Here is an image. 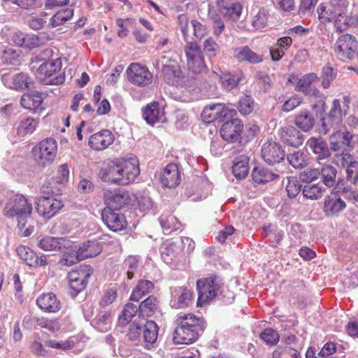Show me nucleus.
Returning a JSON list of instances; mask_svg holds the SVG:
<instances>
[{
	"instance_id": "f257e3e1",
	"label": "nucleus",
	"mask_w": 358,
	"mask_h": 358,
	"mask_svg": "<svg viewBox=\"0 0 358 358\" xmlns=\"http://www.w3.org/2000/svg\"><path fill=\"white\" fill-rule=\"evenodd\" d=\"M139 173V164L136 157L115 159L102 164L99 178L105 182L125 185L134 182Z\"/></svg>"
},
{
	"instance_id": "f03ea898",
	"label": "nucleus",
	"mask_w": 358,
	"mask_h": 358,
	"mask_svg": "<svg viewBox=\"0 0 358 358\" xmlns=\"http://www.w3.org/2000/svg\"><path fill=\"white\" fill-rule=\"evenodd\" d=\"M348 0H329L321 3L317 8L318 18L322 23L333 22L340 31L348 27L355 26L358 23L356 16H348Z\"/></svg>"
},
{
	"instance_id": "7ed1b4c3",
	"label": "nucleus",
	"mask_w": 358,
	"mask_h": 358,
	"mask_svg": "<svg viewBox=\"0 0 358 358\" xmlns=\"http://www.w3.org/2000/svg\"><path fill=\"white\" fill-rule=\"evenodd\" d=\"M176 324L173 338L176 344L187 345L194 342L204 329L203 319L192 313L178 314Z\"/></svg>"
},
{
	"instance_id": "20e7f679",
	"label": "nucleus",
	"mask_w": 358,
	"mask_h": 358,
	"mask_svg": "<svg viewBox=\"0 0 358 358\" xmlns=\"http://www.w3.org/2000/svg\"><path fill=\"white\" fill-rule=\"evenodd\" d=\"M31 212V203L20 194L11 196L5 207V215L15 217L19 229L24 228Z\"/></svg>"
},
{
	"instance_id": "39448f33",
	"label": "nucleus",
	"mask_w": 358,
	"mask_h": 358,
	"mask_svg": "<svg viewBox=\"0 0 358 358\" xmlns=\"http://www.w3.org/2000/svg\"><path fill=\"white\" fill-rule=\"evenodd\" d=\"M198 291L197 306H204L215 297L220 295L224 289V282L217 275H210L196 281Z\"/></svg>"
},
{
	"instance_id": "423d86ee",
	"label": "nucleus",
	"mask_w": 358,
	"mask_h": 358,
	"mask_svg": "<svg viewBox=\"0 0 358 358\" xmlns=\"http://www.w3.org/2000/svg\"><path fill=\"white\" fill-rule=\"evenodd\" d=\"M60 58H51L43 62L37 69L36 76L45 85H60L65 80L64 73L62 70Z\"/></svg>"
},
{
	"instance_id": "0eeeda50",
	"label": "nucleus",
	"mask_w": 358,
	"mask_h": 358,
	"mask_svg": "<svg viewBox=\"0 0 358 358\" xmlns=\"http://www.w3.org/2000/svg\"><path fill=\"white\" fill-rule=\"evenodd\" d=\"M349 96H343L341 99H335L332 101L329 114L322 120V126L327 133L331 129H336L341 124L343 117L346 115L350 106Z\"/></svg>"
},
{
	"instance_id": "6e6552de",
	"label": "nucleus",
	"mask_w": 358,
	"mask_h": 358,
	"mask_svg": "<svg viewBox=\"0 0 358 358\" xmlns=\"http://www.w3.org/2000/svg\"><path fill=\"white\" fill-rule=\"evenodd\" d=\"M57 143L51 138H46L35 145L32 149L34 161L41 166L52 164L57 155Z\"/></svg>"
},
{
	"instance_id": "1a4fd4ad",
	"label": "nucleus",
	"mask_w": 358,
	"mask_h": 358,
	"mask_svg": "<svg viewBox=\"0 0 358 358\" xmlns=\"http://www.w3.org/2000/svg\"><path fill=\"white\" fill-rule=\"evenodd\" d=\"M185 52L188 69L195 74L205 72L206 65L199 45L195 41L187 42L185 48Z\"/></svg>"
},
{
	"instance_id": "9d476101",
	"label": "nucleus",
	"mask_w": 358,
	"mask_h": 358,
	"mask_svg": "<svg viewBox=\"0 0 358 358\" xmlns=\"http://www.w3.org/2000/svg\"><path fill=\"white\" fill-rule=\"evenodd\" d=\"M236 115V110L231 105L215 103L206 106L201 113L203 121L210 123L215 121H222L227 117H233Z\"/></svg>"
},
{
	"instance_id": "9b49d317",
	"label": "nucleus",
	"mask_w": 358,
	"mask_h": 358,
	"mask_svg": "<svg viewBox=\"0 0 358 358\" xmlns=\"http://www.w3.org/2000/svg\"><path fill=\"white\" fill-rule=\"evenodd\" d=\"M129 81L138 87H146L152 82L153 76L147 66L131 63L127 69Z\"/></svg>"
},
{
	"instance_id": "f8f14e48",
	"label": "nucleus",
	"mask_w": 358,
	"mask_h": 358,
	"mask_svg": "<svg viewBox=\"0 0 358 358\" xmlns=\"http://www.w3.org/2000/svg\"><path fill=\"white\" fill-rule=\"evenodd\" d=\"M172 64L166 65L162 68L164 79L169 85L177 88L185 89L187 92L191 91L190 86H187L188 78L182 76V71L176 62H171Z\"/></svg>"
},
{
	"instance_id": "ddd939ff",
	"label": "nucleus",
	"mask_w": 358,
	"mask_h": 358,
	"mask_svg": "<svg viewBox=\"0 0 358 358\" xmlns=\"http://www.w3.org/2000/svg\"><path fill=\"white\" fill-rule=\"evenodd\" d=\"M334 162L339 167L345 169L348 179L358 185V162L355 157L347 152L336 154Z\"/></svg>"
},
{
	"instance_id": "4468645a",
	"label": "nucleus",
	"mask_w": 358,
	"mask_h": 358,
	"mask_svg": "<svg viewBox=\"0 0 358 358\" xmlns=\"http://www.w3.org/2000/svg\"><path fill=\"white\" fill-rule=\"evenodd\" d=\"M357 48V42L352 35L344 34L340 36L335 43V52L343 60L353 58Z\"/></svg>"
},
{
	"instance_id": "2eb2a0df",
	"label": "nucleus",
	"mask_w": 358,
	"mask_h": 358,
	"mask_svg": "<svg viewBox=\"0 0 358 358\" xmlns=\"http://www.w3.org/2000/svg\"><path fill=\"white\" fill-rule=\"evenodd\" d=\"M36 204L37 213L45 219L52 217L64 206L61 200L53 196L40 197L37 199Z\"/></svg>"
},
{
	"instance_id": "dca6fc26",
	"label": "nucleus",
	"mask_w": 358,
	"mask_h": 358,
	"mask_svg": "<svg viewBox=\"0 0 358 358\" xmlns=\"http://www.w3.org/2000/svg\"><path fill=\"white\" fill-rule=\"evenodd\" d=\"M346 207L345 202L341 199V188L336 187L324 199V213L327 216H335Z\"/></svg>"
},
{
	"instance_id": "f3484780",
	"label": "nucleus",
	"mask_w": 358,
	"mask_h": 358,
	"mask_svg": "<svg viewBox=\"0 0 358 358\" xmlns=\"http://www.w3.org/2000/svg\"><path fill=\"white\" fill-rule=\"evenodd\" d=\"M1 81L6 87L17 91L29 90L33 85L31 78L24 73H18L14 75L6 73L1 76Z\"/></svg>"
},
{
	"instance_id": "a211bd4d",
	"label": "nucleus",
	"mask_w": 358,
	"mask_h": 358,
	"mask_svg": "<svg viewBox=\"0 0 358 358\" xmlns=\"http://www.w3.org/2000/svg\"><path fill=\"white\" fill-rule=\"evenodd\" d=\"M104 201L107 208L120 210L130 202L131 199L129 193L125 190L106 189L104 192Z\"/></svg>"
},
{
	"instance_id": "6ab92c4d",
	"label": "nucleus",
	"mask_w": 358,
	"mask_h": 358,
	"mask_svg": "<svg viewBox=\"0 0 358 358\" xmlns=\"http://www.w3.org/2000/svg\"><path fill=\"white\" fill-rule=\"evenodd\" d=\"M117 210L106 208L102 211V220L107 227L113 231H118L127 226L125 217Z\"/></svg>"
},
{
	"instance_id": "aec40b11",
	"label": "nucleus",
	"mask_w": 358,
	"mask_h": 358,
	"mask_svg": "<svg viewBox=\"0 0 358 358\" xmlns=\"http://www.w3.org/2000/svg\"><path fill=\"white\" fill-rule=\"evenodd\" d=\"M178 21L180 29L186 41L188 39L189 31L191 30L193 31L194 36L197 39H201L207 33V29L205 25L196 20H191L189 24L185 15H180L178 16Z\"/></svg>"
},
{
	"instance_id": "412c9836",
	"label": "nucleus",
	"mask_w": 358,
	"mask_h": 358,
	"mask_svg": "<svg viewBox=\"0 0 358 358\" xmlns=\"http://www.w3.org/2000/svg\"><path fill=\"white\" fill-rule=\"evenodd\" d=\"M159 180L161 184L168 188H173L179 185L181 180V173L176 164H167L161 171Z\"/></svg>"
},
{
	"instance_id": "4be33fe9",
	"label": "nucleus",
	"mask_w": 358,
	"mask_h": 358,
	"mask_svg": "<svg viewBox=\"0 0 358 358\" xmlns=\"http://www.w3.org/2000/svg\"><path fill=\"white\" fill-rule=\"evenodd\" d=\"M90 273H85L83 270L73 271L68 274L69 285V294L75 297L86 287Z\"/></svg>"
},
{
	"instance_id": "5701e85b",
	"label": "nucleus",
	"mask_w": 358,
	"mask_h": 358,
	"mask_svg": "<svg viewBox=\"0 0 358 358\" xmlns=\"http://www.w3.org/2000/svg\"><path fill=\"white\" fill-rule=\"evenodd\" d=\"M115 141V136L108 129H103L90 136L89 146L94 150H103L108 148Z\"/></svg>"
},
{
	"instance_id": "b1692460",
	"label": "nucleus",
	"mask_w": 358,
	"mask_h": 358,
	"mask_svg": "<svg viewBox=\"0 0 358 358\" xmlns=\"http://www.w3.org/2000/svg\"><path fill=\"white\" fill-rule=\"evenodd\" d=\"M262 156L268 164L279 163L285 157V151L274 141L265 143L262 148Z\"/></svg>"
},
{
	"instance_id": "393cba45",
	"label": "nucleus",
	"mask_w": 358,
	"mask_h": 358,
	"mask_svg": "<svg viewBox=\"0 0 358 358\" xmlns=\"http://www.w3.org/2000/svg\"><path fill=\"white\" fill-rule=\"evenodd\" d=\"M243 124L238 119L234 118L224 122L220 129L222 138L228 142L237 141L243 131Z\"/></svg>"
},
{
	"instance_id": "a878e982",
	"label": "nucleus",
	"mask_w": 358,
	"mask_h": 358,
	"mask_svg": "<svg viewBox=\"0 0 358 358\" xmlns=\"http://www.w3.org/2000/svg\"><path fill=\"white\" fill-rule=\"evenodd\" d=\"M16 250L20 259L31 267L44 266L47 264L45 255L38 256L34 250L27 246L20 245Z\"/></svg>"
},
{
	"instance_id": "bb28decb",
	"label": "nucleus",
	"mask_w": 358,
	"mask_h": 358,
	"mask_svg": "<svg viewBox=\"0 0 358 358\" xmlns=\"http://www.w3.org/2000/svg\"><path fill=\"white\" fill-rule=\"evenodd\" d=\"M143 117L149 124L163 122L165 120L164 108L158 102L153 101L143 109Z\"/></svg>"
},
{
	"instance_id": "cd10ccee",
	"label": "nucleus",
	"mask_w": 358,
	"mask_h": 358,
	"mask_svg": "<svg viewBox=\"0 0 358 358\" xmlns=\"http://www.w3.org/2000/svg\"><path fill=\"white\" fill-rule=\"evenodd\" d=\"M192 299V293L186 287L175 288L172 292L171 306L174 308H184L189 306Z\"/></svg>"
},
{
	"instance_id": "c85d7f7f",
	"label": "nucleus",
	"mask_w": 358,
	"mask_h": 358,
	"mask_svg": "<svg viewBox=\"0 0 358 358\" xmlns=\"http://www.w3.org/2000/svg\"><path fill=\"white\" fill-rule=\"evenodd\" d=\"M279 134L282 141L292 147H299L303 142L302 134L293 126L282 128Z\"/></svg>"
},
{
	"instance_id": "c756f323",
	"label": "nucleus",
	"mask_w": 358,
	"mask_h": 358,
	"mask_svg": "<svg viewBox=\"0 0 358 358\" xmlns=\"http://www.w3.org/2000/svg\"><path fill=\"white\" fill-rule=\"evenodd\" d=\"M36 304L40 309L48 313H57L61 308L60 301L53 293H47L40 295Z\"/></svg>"
},
{
	"instance_id": "7c9ffc66",
	"label": "nucleus",
	"mask_w": 358,
	"mask_h": 358,
	"mask_svg": "<svg viewBox=\"0 0 358 358\" xmlns=\"http://www.w3.org/2000/svg\"><path fill=\"white\" fill-rule=\"evenodd\" d=\"M317 80L319 78L315 73H310L300 78L298 75L292 74L289 77L288 82L294 85L296 91L304 94L312 86L311 84Z\"/></svg>"
},
{
	"instance_id": "2f4dec72",
	"label": "nucleus",
	"mask_w": 358,
	"mask_h": 358,
	"mask_svg": "<svg viewBox=\"0 0 358 358\" xmlns=\"http://www.w3.org/2000/svg\"><path fill=\"white\" fill-rule=\"evenodd\" d=\"M352 137V134L348 131H338L334 133L329 139L331 150L335 152L345 150L350 145Z\"/></svg>"
},
{
	"instance_id": "473e14b6",
	"label": "nucleus",
	"mask_w": 358,
	"mask_h": 358,
	"mask_svg": "<svg viewBox=\"0 0 358 358\" xmlns=\"http://www.w3.org/2000/svg\"><path fill=\"white\" fill-rule=\"evenodd\" d=\"M233 56L238 62H248L251 64H257L263 60L261 55L253 52L248 46L235 48Z\"/></svg>"
},
{
	"instance_id": "72a5a7b5",
	"label": "nucleus",
	"mask_w": 358,
	"mask_h": 358,
	"mask_svg": "<svg viewBox=\"0 0 358 358\" xmlns=\"http://www.w3.org/2000/svg\"><path fill=\"white\" fill-rule=\"evenodd\" d=\"M21 105L23 108L30 110L36 111L42 110L43 97L41 93L38 92H32L23 94L20 100Z\"/></svg>"
},
{
	"instance_id": "f704fd0d",
	"label": "nucleus",
	"mask_w": 358,
	"mask_h": 358,
	"mask_svg": "<svg viewBox=\"0 0 358 358\" xmlns=\"http://www.w3.org/2000/svg\"><path fill=\"white\" fill-rule=\"evenodd\" d=\"M112 324L111 312L108 310L100 311L91 321V325L101 332L108 331Z\"/></svg>"
},
{
	"instance_id": "c9c22d12",
	"label": "nucleus",
	"mask_w": 358,
	"mask_h": 358,
	"mask_svg": "<svg viewBox=\"0 0 358 358\" xmlns=\"http://www.w3.org/2000/svg\"><path fill=\"white\" fill-rule=\"evenodd\" d=\"M78 250V257L85 259L99 255L102 250V246L96 241H89L80 246Z\"/></svg>"
},
{
	"instance_id": "e433bc0d",
	"label": "nucleus",
	"mask_w": 358,
	"mask_h": 358,
	"mask_svg": "<svg viewBox=\"0 0 358 358\" xmlns=\"http://www.w3.org/2000/svg\"><path fill=\"white\" fill-rule=\"evenodd\" d=\"M307 145L320 159L327 158L330 155L327 144L320 138L311 137Z\"/></svg>"
},
{
	"instance_id": "4c0bfd02",
	"label": "nucleus",
	"mask_w": 358,
	"mask_h": 358,
	"mask_svg": "<svg viewBox=\"0 0 358 358\" xmlns=\"http://www.w3.org/2000/svg\"><path fill=\"white\" fill-rule=\"evenodd\" d=\"M294 122L301 130L308 131L313 127L315 118L310 111L303 110L296 115Z\"/></svg>"
},
{
	"instance_id": "58836bf2",
	"label": "nucleus",
	"mask_w": 358,
	"mask_h": 358,
	"mask_svg": "<svg viewBox=\"0 0 358 358\" xmlns=\"http://www.w3.org/2000/svg\"><path fill=\"white\" fill-rule=\"evenodd\" d=\"M249 157L242 155L236 157L232 166V171L236 178H244L249 172Z\"/></svg>"
},
{
	"instance_id": "ea45409f",
	"label": "nucleus",
	"mask_w": 358,
	"mask_h": 358,
	"mask_svg": "<svg viewBox=\"0 0 358 358\" xmlns=\"http://www.w3.org/2000/svg\"><path fill=\"white\" fill-rule=\"evenodd\" d=\"M143 338L146 345L153 344L157 338L158 326L152 320L147 321L142 329Z\"/></svg>"
},
{
	"instance_id": "a19ab883",
	"label": "nucleus",
	"mask_w": 358,
	"mask_h": 358,
	"mask_svg": "<svg viewBox=\"0 0 358 358\" xmlns=\"http://www.w3.org/2000/svg\"><path fill=\"white\" fill-rule=\"evenodd\" d=\"M64 240L62 238L45 236L38 241V246L43 250H60Z\"/></svg>"
},
{
	"instance_id": "79ce46f5",
	"label": "nucleus",
	"mask_w": 358,
	"mask_h": 358,
	"mask_svg": "<svg viewBox=\"0 0 358 358\" xmlns=\"http://www.w3.org/2000/svg\"><path fill=\"white\" fill-rule=\"evenodd\" d=\"M139 315L145 317L154 315L158 309V301L156 298L149 296L138 306Z\"/></svg>"
},
{
	"instance_id": "37998d69",
	"label": "nucleus",
	"mask_w": 358,
	"mask_h": 358,
	"mask_svg": "<svg viewBox=\"0 0 358 358\" xmlns=\"http://www.w3.org/2000/svg\"><path fill=\"white\" fill-rule=\"evenodd\" d=\"M153 283L149 280H141L133 290L130 299L138 301L143 296L146 295L153 289Z\"/></svg>"
},
{
	"instance_id": "c03bdc74",
	"label": "nucleus",
	"mask_w": 358,
	"mask_h": 358,
	"mask_svg": "<svg viewBox=\"0 0 358 358\" xmlns=\"http://www.w3.org/2000/svg\"><path fill=\"white\" fill-rule=\"evenodd\" d=\"M159 221L165 234L180 229V223L173 215H163L160 217Z\"/></svg>"
},
{
	"instance_id": "a18cd8bd",
	"label": "nucleus",
	"mask_w": 358,
	"mask_h": 358,
	"mask_svg": "<svg viewBox=\"0 0 358 358\" xmlns=\"http://www.w3.org/2000/svg\"><path fill=\"white\" fill-rule=\"evenodd\" d=\"M323 183L327 187L334 186L336 182L337 171L331 164H324L320 171Z\"/></svg>"
},
{
	"instance_id": "49530a36",
	"label": "nucleus",
	"mask_w": 358,
	"mask_h": 358,
	"mask_svg": "<svg viewBox=\"0 0 358 358\" xmlns=\"http://www.w3.org/2000/svg\"><path fill=\"white\" fill-rule=\"evenodd\" d=\"M325 189L319 184L307 183L303 188L302 193L304 196L311 200H317L321 198Z\"/></svg>"
},
{
	"instance_id": "de8ad7c7",
	"label": "nucleus",
	"mask_w": 358,
	"mask_h": 358,
	"mask_svg": "<svg viewBox=\"0 0 358 358\" xmlns=\"http://www.w3.org/2000/svg\"><path fill=\"white\" fill-rule=\"evenodd\" d=\"M138 311H139L138 307L135 304L129 303L125 305L118 319L119 324L124 326L129 324L132 318L136 316Z\"/></svg>"
},
{
	"instance_id": "09e8293b",
	"label": "nucleus",
	"mask_w": 358,
	"mask_h": 358,
	"mask_svg": "<svg viewBox=\"0 0 358 358\" xmlns=\"http://www.w3.org/2000/svg\"><path fill=\"white\" fill-rule=\"evenodd\" d=\"M20 55L11 48L0 51V66L3 64L15 65L20 61Z\"/></svg>"
},
{
	"instance_id": "8fccbe9b",
	"label": "nucleus",
	"mask_w": 358,
	"mask_h": 358,
	"mask_svg": "<svg viewBox=\"0 0 358 358\" xmlns=\"http://www.w3.org/2000/svg\"><path fill=\"white\" fill-rule=\"evenodd\" d=\"M241 78V73H235L234 74L224 73L220 76L222 86L227 90H231L236 87Z\"/></svg>"
},
{
	"instance_id": "3c124183",
	"label": "nucleus",
	"mask_w": 358,
	"mask_h": 358,
	"mask_svg": "<svg viewBox=\"0 0 358 358\" xmlns=\"http://www.w3.org/2000/svg\"><path fill=\"white\" fill-rule=\"evenodd\" d=\"M73 15V10L71 8L61 10L50 18V23L53 27H55L70 20Z\"/></svg>"
},
{
	"instance_id": "603ef678",
	"label": "nucleus",
	"mask_w": 358,
	"mask_h": 358,
	"mask_svg": "<svg viewBox=\"0 0 358 358\" xmlns=\"http://www.w3.org/2000/svg\"><path fill=\"white\" fill-rule=\"evenodd\" d=\"M287 160L294 169H301L307 164V156L301 151H294L287 155Z\"/></svg>"
},
{
	"instance_id": "864d4df0",
	"label": "nucleus",
	"mask_w": 358,
	"mask_h": 358,
	"mask_svg": "<svg viewBox=\"0 0 358 358\" xmlns=\"http://www.w3.org/2000/svg\"><path fill=\"white\" fill-rule=\"evenodd\" d=\"M38 122L32 117H27L21 121L17 128V134L20 136L32 134L36 129Z\"/></svg>"
},
{
	"instance_id": "5fc2aeb1",
	"label": "nucleus",
	"mask_w": 358,
	"mask_h": 358,
	"mask_svg": "<svg viewBox=\"0 0 358 358\" xmlns=\"http://www.w3.org/2000/svg\"><path fill=\"white\" fill-rule=\"evenodd\" d=\"M142 326L138 323L134 322L130 324L128 333L127 334V339L130 342L131 345H137L141 339Z\"/></svg>"
},
{
	"instance_id": "6e6d98bb",
	"label": "nucleus",
	"mask_w": 358,
	"mask_h": 358,
	"mask_svg": "<svg viewBox=\"0 0 358 358\" xmlns=\"http://www.w3.org/2000/svg\"><path fill=\"white\" fill-rule=\"evenodd\" d=\"M273 358H301L300 353L290 347H278L273 352Z\"/></svg>"
},
{
	"instance_id": "4d7b16f0",
	"label": "nucleus",
	"mask_w": 358,
	"mask_h": 358,
	"mask_svg": "<svg viewBox=\"0 0 358 358\" xmlns=\"http://www.w3.org/2000/svg\"><path fill=\"white\" fill-rule=\"evenodd\" d=\"M241 13L242 6L239 3H235L229 7L224 8L222 11L224 17L233 22L239 19Z\"/></svg>"
},
{
	"instance_id": "13d9d810",
	"label": "nucleus",
	"mask_w": 358,
	"mask_h": 358,
	"mask_svg": "<svg viewBox=\"0 0 358 358\" xmlns=\"http://www.w3.org/2000/svg\"><path fill=\"white\" fill-rule=\"evenodd\" d=\"M268 19V10L265 8H260L257 13L253 17L252 25L256 29H262L266 26Z\"/></svg>"
},
{
	"instance_id": "bf43d9fd",
	"label": "nucleus",
	"mask_w": 358,
	"mask_h": 358,
	"mask_svg": "<svg viewBox=\"0 0 358 358\" xmlns=\"http://www.w3.org/2000/svg\"><path fill=\"white\" fill-rule=\"evenodd\" d=\"M336 70L334 68L325 66L322 72V85L324 88L328 89L331 83L336 77Z\"/></svg>"
},
{
	"instance_id": "052dcab7",
	"label": "nucleus",
	"mask_w": 358,
	"mask_h": 358,
	"mask_svg": "<svg viewBox=\"0 0 358 358\" xmlns=\"http://www.w3.org/2000/svg\"><path fill=\"white\" fill-rule=\"evenodd\" d=\"M176 245L173 243H165L161 248V255L163 261L166 264H170L177 254L175 250Z\"/></svg>"
},
{
	"instance_id": "680f3d73",
	"label": "nucleus",
	"mask_w": 358,
	"mask_h": 358,
	"mask_svg": "<svg viewBox=\"0 0 358 358\" xmlns=\"http://www.w3.org/2000/svg\"><path fill=\"white\" fill-rule=\"evenodd\" d=\"M301 185L295 177H287L286 190L287 195L290 198H294L301 191Z\"/></svg>"
},
{
	"instance_id": "e2e57ef3",
	"label": "nucleus",
	"mask_w": 358,
	"mask_h": 358,
	"mask_svg": "<svg viewBox=\"0 0 358 358\" xmlns=\"http://www.w3.org/2000/svg\"><path fill=\"white\" fill-rule=\"evenodd\" d=\"M36 322L40 327L46 329L51 332L57 331L60 328V324L57 320H50L42 317L36 318Z\"/></svg>"
},
{
	"instance_id": "0e129e2a",
	"label": "nucleus",
	"mask_w": 358,
	"mask_h": 358,
	"mask_svg": "<svg viewBox=\"0 0 358 358\" xmlns=\"http://www.w3.org/2000/svg\"><path fill=\"white\" fill-rule=\"evenodd\" d=\"M260 338L266 344L273 345L279 341L280 336L273 329L266 328L261 333Z\"/></svg>"
},
{
	"instance_id": "69168bd1",
	"label": "nucleus",
	"mask_w": 358,
	"mask_h": 358,
	"mask_svg": "<svg viewBox=\"0 0 358 358\" xmlns=\"http://www.w3.org/2000/svg\"><path fill=\"white\" fill-rule=\"evenodd\" d=\"M252 178L257 183H264L271 180L273 175L263 168L255 167L252 173Z\"/></svg>"
},
{
	"instance_id": "338daca9",
	"label": "nucleus",
	"mask_w": 358,
	"mask_h": 358,
	"mask_svg": "<svg viewBox=\"0 0 358 358\" xmlns=\"http://www.w3.org/2000/svg\"><path fill=\"white\" fill-rule=\"evenodd\" d=\"M254 108V101L249 95L242 96L238 101V108L243 115H247L252 112Z\"/></svg>"
},
{
	"instance_id": "774afa93",
	"label": "nucleus",
	"mask_w": 358,
	"mask_h": 358,
	"mask_svg": "<svg viewBox=\"0 0 358 358\" xmlns=\"http://www.w3.org/2000/svg\"><path fill=\"white\" fill-rule=\"evenodd\" d=\"M45 345L52 348L66 350L72 349L74 346V342L72 338L66 341L49 340L45 342Z\"/></svg>"
}]
</instances>
